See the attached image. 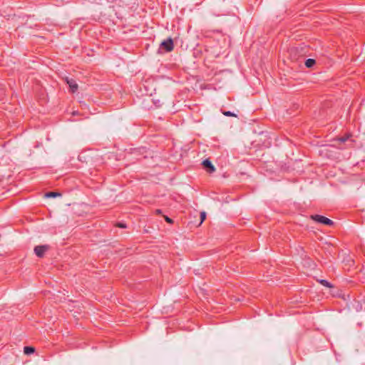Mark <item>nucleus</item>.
<instances>
[{"label": "nucleus", "instance_id": "nucleus-7", "mask_svg": "<svg viewBox=\"0 0 365 365\" xmlns=\"http://www.w3.org/2000/svg\"><path fill=\"white\" fill-rule=\"evenodd\" d=\"M35 351L34 347L31 346H25L24 347V353L26 354H30L34 353Z\"/></svg>", "mask_w": 365, "mask_h": 365}, {"label": "nucleus", "instance_id": "nucleus-13", "mask_svg": "<svg viewBox=\"0 0 365 365\" xmlns=\"http://www.w3.org/2000/svg\"><path fill=\"white\" fill-rule=\"evenodd\" d=\"M118 227H122V228H124V227H125V224H123V223H119V224H118Z\"/></svg>", "mask_w": 365, "mask_h": 365}, {"label": "nucleus", "instance_id": "nucleus-5", "mask_svg": "<svg viewBox=\"0 0 365 365\" xmlns=\"http://www.w3.org/2000/svg\"><path fill=\"white\" fill-rule=\"evenodd\" d=\"M202 164L203 167L205 169H207V172L210 173H212L215 170V167L212 165V163L208 159L204 160Z\"/></svg>", "mask_w": 365, "mask_h": 365}, {"label": "nucleus", "instance_id": "nucleus-14", "mask_svg": "<svg viewBox=\"0 0 365 365\" xmlns=\"http://www.w3.org/2000/svg\"><path fill=\"white\" fill-rule=\"evenodd\" d=\"M346 139H347L346 138H341L339 140L341 142H345L346 140Z\"/></svg>", "mask_w": 365, "mask_h": 365}, {"label": "nucleus", "instance_id": "nucleus-1", "mask_svg": "<svg viewBox=\"0 0 365 365\" xmlns=\"http://www.w3.org/2000/svg\"><path fill=\"white\" fill-rule=\"evenodd\" d=\"M311 218L313 220H314L315 222H317L321 224H324V225H332L334 224V222L331 220H330L324 216H322V215H312Z\"/></svg>", "mask_w": 365, "mask_h": 365}, {"label": "nucleus", "instance_id": "nucleus-2", "mask_svg": "<svg viewBox=\"0 0 365 365\" xmlns=\"http://www.w3.org/2000/svg\"><path fill=\"white\" fill-rule=\"evenodd\" d=\"M173 41L171 38H168L160 43V48H163L166 52L173 51Z\"/></svg>", "mask_w": 365, "mask_h": 365}, {"label": "nucleus", "instance_id": "nucleus-4", "mask_svg": "<svg viewBox=\"0 0 365 365\" xmlns=\"http://www.w3.org/2000/svg\"><path fill=\"white\" fill-rule=\"evenodd\" d=\"M66 81L70 88V91L72 93H75L77 91L78 86L75 80L66 78Z\"/></svg>", "mask_w": 365, "mask_h": 365}, {"label": "nucleus", "instance_id": "nucleus-10", "mask_svg": "<svg viewBox=\"0 0 365 365\" xmlns=\"http://www.w3.org/2000/svg\"><path fill=\"white\" fill-rule=\"evenodd\" d=\"M205 217H206L205 212H202L200 213V218H201L200 224L205 220Z\"/></svg>", "mask_w": 365, "mask_h": 365}, {"label": "nucleus", "instance_id": "nucleus-3", "mask_svg": "<svg viewBox=\"0 0 365 365\" xmlns=\"http://www.w3.org/2000/svg\"><path fill=\"white\" fill-rule=\"evenodd\" d=\"M48 250V245H38L35 247L34 248V252L36 255V256L39 257H42L45 252Z\"/></svg>", "mask_w": 365, "mask_h": 365}, {"label": "nucleus", "instance_id": "nucleus-15", "mask_svg": "<svg viewBox=\"0 0 365 365\" xmlns=\"http://www.w3.org/2000/svg\"><path fill=\"white\" fill-rule=\"evenodd\" d=\"M160 212H161V210H156V213L160 214Z\"/></svg>", "mask_w": 365, "mask_h": 365}, {"label": "nucleus", "instance_id": "nucleus-6", "mask_svg": "<svg viewBox=\"0 0 365 365\" xmlns=\"http://www.w3.org/2000/svg\"><path fill=\"white\" fill-rule=\"evenodd\" d=\"M315 63V61L312 58H308L305 61V65L307 68L312 67Z\"/></svg>", "mask_w": 365, "mask_h": 365}, {"label": "nucleus", "instance_id": "nucleus-12", "mask_svg": "<svg viewBox=\"0 0 365 365\" xmlns=\"http://www.w3.org/2000/svg\"><path fill=\"white\" fill-rule=\"evenodd\" d=\"M165 220L168 223H173V220L168 217V216H165Z\"/></svg>", "mask_w": 365, "mask_h": 365}, {"label": "nucleus", "instance_id": "nucleus-11", "mask_svg": "<svg viewBox=\"0 0 365 365\" xmlns=\"http://www.w3.org/2000/svg\"><path fill=\"white\" fill-rule=\"evenodd\" d=\"M224 115H226V116H235V114H233L232 112L230 111H227V112H225L224 113Z\"/></svg>", "mask_w": 365, "mask_h": 365}, {"label": "nucleus", "instance_id": "nucleus-9", "mask_svg": "<svg viewBox=\"0 0 365 365\" xmlns=\"http://www.w3.org/2000/svg\"><path fill=\"white\" fill-rule=\"evenodd\" d=\"M320 283H321L322 285L325 286V287H331V284H330L329 282H327V280L322 279V280H320Z\"/></svg>", "mask_w": 365, "mask_h": 365}, {"label": "nucleus", "instance_id": "nucleus-8", "mask_svg": "<svg viewBox=\"0 0 365 365\" xmlns=\"http://www.w3.org/2000/svg\"><path fill=\"white\" fill-rule=\"evenodd\" d=\"M61 194L59 192H49L46 194V197H55L57 196H60Z\"/></svg>", "mask_w": 365, "mask_h": 365}]
</instances>
